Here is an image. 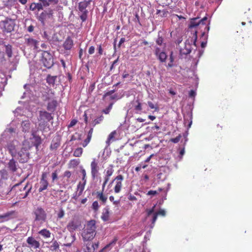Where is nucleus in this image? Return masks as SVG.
Here are the masks:
<instances>
[{
  "mask_svg": "<svg viewBox=\"0 0 252 252\" xmlns=\"http://www.w3.org/2000/svg\"><path fill=\"white\" fill-rule=\"evenodd\" d=\"M95 220H92L88 221L82 233L84 241H92L95 236Z\"/></svg>",
  "mask_w": 252,
  "mask_h": 252,
  "instance_id": "obj_1",
  "label": "nucleus"
},
{
  "mask_svg": "<svg viewBox=\"0 0 252 252\" xmlns=\"http://www.w3.org/2000/svg\"><path fill=\"white\" fill-rule=\"evenodd\" d=\"M32 137L25 139L23 142L22 148L24 149L29 150L33 146L38 150L39 146L41 144L42 140L40 136L35 134L34 132L32 133Z\"/></svg>",
  "mask_w": 252,
  "mask_h": 252,
  "instance_id": "obj_2",
  "label": "nucleus"
},
{
  "mask_svg": "<svg viewBox=\"0 0 252 252\" xmlns=\"http://www.w3.org/2000/svg\"><path fill=\"white\" fill-rule=\"evenodd\" d=\"M22 183L23 182H21L13 186L12 190H16L17 195L20 198L24 199L26 198L29 195V192H31L32 186L29 183H27L26 185H24Z\"/></svg>",
  "mask_w": 252,
  "mask_h": 252,
  "instance_id": "obj_3",
  "label": "nucleus"
},
{
  "mask_svg": "<svg viewBox=\"0 0 252 252\" xmlns=\"http://www.w3.org/2000/svg\"><path fill=\"white\" fill-rule=\"evenodd\" d=\"M53 119L51 113L46 111H40L38 118L39 127L41 130H45L48 125V122Z\"/></svg>",
  "mask_w": 252,
  "mask_h": 252,
  "instance_id": "obj_4",
  "label": "nucleus"
},
{
  "mask_svg": "<svg viewBox=\"0 0 252 252\" xmlns=\"http://www.w3.org/2000/svg\"><path fill=\"white\" fill-rule=\"evenodd\" d=\"M40 62L44 66L51 68L54 65L53 55L47 51H41Z\"/></svg>",
  "mask_w": 252,
  "mask_h": 252,
  "instance_id": "obj_5",
  "label": "nucleus"
},
{
  "mask_svg": "<svg viewBox=\"0 0 252 252\" xmlns=\"http://www.w3.org/2000/svg\"><path fill=\"white\" fill-rule=\"evenodd\" d=\"M207 19L208 18L206 16H205L201 20H199L198 17L192 18L190 19L189 28L191 29L198 27L200 28L204 27L205 30L206 29V31L208 32L210 28L208 24L207 23Z\"/></svg>",
  "mask_w": 252,
  "mask_h": 252,
  "instance_id": "obj_6",
  "label": "nucleus"
},
{
  "mask_svg": "<svg viewBox=\"0 0 252 252\" xmlns=\"http://www.w3.org/2000/svg\"><path fill=\"white\" fill-rule=\"evenodd\" d=\"M91 1L92 0H89L88 1L85 0L80 1L78 3V10L82 13L81 15L80 16V18L82 22H85L87 19L88 11L86 8L90 4Z\"/></svg>",
  "mask_w": 252,
  "mask_h": 252,
  "instance_id": "obj_7",
  "label": "nucleus"
},
{
  "mask_svg": "<svg viewBox=\"0 0 252 252\" xmlns=\"http://www.w3.org/2000/svg\"><path fill=\"white\" fill-rule=\"evenodd\" d=\"M32 214L34 216V221H40L41 223L45 222L47 219V214L44 210L41 207H38L35 209Z\"/></svg>",
  "mask_w": 252,
  "mask_h": 252,
  "instance_id": "obj_8",
  "label": "nucleus"
},
{
  "mask_svg": "<svg viewBox=\"0 0 252 252\" xmlns=\"http://www.w3.org/2000/svg\"><path fill=\"white\" fill-rule=\"evenodd\" d=\"M81 225V222L78 217H74L67 225V230L72 232L77 230Z\"/></svg>",
  "mask_w": 252,
  "mask_h": 252,
  "instance_id": "obj_9",
  "label": "nucleus"
},
{
  "mask_svg": "<svg viewBox=\"0 0 252 252\" xmlns=\"http://www.w3.org/2000/svg\"><path fill=\"white\" fill-rule=\"evenodd\" d=\"M124 179V177L122 175H117L112 181L110 184L114 183L115 184L114 187V190L115 193H119L122 188L123 184L122 182Z\"/></svg>",
  "mask_w": 252,
  "mask_h": 252,
  "instance_id": "obj_10",
  "label": "nucleus"
},
{
  "mask_svg": "<svg viewBox=\"0 0 252 252\" xmlns=\"http://www.w3.org/2000/svg\"><path fill=\"white\" fill-rule=\"evenodd\" d=\"M53 17V10L49 9L48 10L43 11L37 17V19L41 22L42 25H45V21L47 19H50Z\"/></svg>",
  "mask_w": 252,
  "mask_h": 252,
  "instance_id": "obj_11",
  "label": "nucleus"
},
{
  "mask_svg": "<svg viewBox=\"0 0 252 252\" xmlns=\"http://www.w3.org/2000/svg\"><path fill=\"white\" fill-rule=\"evenodd\" d=\"M47 175L48 174L47 172H44L42 173L38 189V191L39 192L47 189L49 185V183L47 180Z\"/></svg>",
  "mask_w": 252,
  "mask_h": 252,
  "instance_id": "obj_12",
  "label": "nucleus"
},
{
  "mask_svg": "<svg viewBox=\"0 0 252 252\" xmlns=\"http://www.w3.org/2000/svg\"><path fill=\"white\" fill-rule=\"evenodd\" d=\"M30 158V153L28 150L24 149L22 147L21 150L18 153L17 158L19 161L21 163H25L28 161Z\"/></svg>",
  "mask_w": 252,
  "mask_h": 252,
  "instance_id": "obj_13",
  "label": "nucleus"
},
{
  "mask_svg": "<svg viewBox=\"0 0 252 252\" xmlns=\"http://www.w3.org/2000/svg\"><path fill=\"white\" fill-rule=\"evenodd\" d=\"M54 92L50 89H47L45 91L41 92L40 97L43 101H47L52 99L54 96Z\"/></svg>",
  "mask_w": 252,
  "mask_h": 252,
  "instance_id": "obj_14",
  "label": "nucleus"
},
{
  "mask_svg": "<svg viewBox=\"0 0 252 252\" xmlns=\"http://www.w3.org/2000/svg\"><path fill=\"white\" fill-rule=\"evenodd\" d=\"M72 173L69 170H66L62 175L63 183L64 186H68L73 182L71 178Z\"/></svg>",
  "mask_w": 252,
  "mask_h": 252,
  "instance_id": "obj_15",
  "label": "nucleus"
},
{
  "mask_svg": "<svg viewBox=\"0 0 252 252\" xmlns=\"http://www.w3.org/2000/svg\"><path fill=\"white\" fill-rule=\"evenodd\" d=\"M28 244V247L33 249H37L40 248V245L39 241L36 240L35 238L32 236L28 237L26 240Z\"/></svg>",
  "mask_w": 252,
  "mask_h": 252,
  "instance_id": "obj_16",
  "label": "nucleus"
},
{
  "mask_svg": "<svg viewBox=\"0 0 252 252\" xmlns=\"http://www.w3.org/2000/svg\"><path fill=\"white\" fill-rule=\"evenodd\" d=\"M91 168L92 177L93 179H95L97 177L99 171L98 163L95 159H94L91 162Z\"/></svg>",
  "mask_w": 252,
  "mask_h": 252,
  "instance_id": "obj_17",
  "label": "nucleus"
},
{
  "mask_svg": "<svg viewBox=\"0 0 252 252\" xmlns=\"http://www.w3.org/2000/svg\"><path fill=\"white\" fill-rule=\"evenodd\" d=\"M25 43L30 47H32L34 49H38V44L39 41L32 38H25Z\"/></svg>",
  "mask_w": 252,
  "mask_h": 252,
  "instance_id": "obj_18",
  "label": "nucleus"
},
{
  "mask_svg": "<svg viewBox=\"0 0 252 252\" xmlns=\"http://www.w3.org/2000/svg\"><path fill=\"white\" fill-rule=\"evenodd\" d=\"M61 145V138L57 136L54 137L51 142L50 146V149L51 151H56Z\"/></svg>",
  "mask_w": 252,
  "mask_h": 252,
  "instance_id": "obj_19",
  "label": "nucleus"
},
{
  "mask_svg": "<svg viewBox=\"0 0 252 252\" xmlns=\"http://www.w3.org/2000/svg\"><path fill=\"white\" fill-rule=\"evenodd\" d=\"M118 240V239L117 237H114L112 241L101 249L99 252H106V251H110L116 245Z\"/></svg>",
  "mask_w": 252,
  "mask_h": 252,
  "instance_id": "obj_20",
  "label": "nucleus"
},
{
  "mask_svg": "<svg viewBox=\"0 0 252 252\" xmlns=\"http://www.w3.org/2000/svg\"><path fill=\"white\" fill-rule=\"evenodd\" d=\"M103 192V191H97L94 193L93 194H95L96 198L101 201L103 204H105L107 200V196L104 194Z\"/></svg>",
  "mask_w": 252,
  "mask_h": 252,
  "instance_id": "obj_21",
  "label": "nucleus"
},
{
  "mask_svg": "<svg viewBox=\"0 0 252 252\" xmlns=\"http://www.w3.org/2000/svg\"><path fill=\"white\" fill-rule=\"evenodd\" d=\"M191 51L190 44L185 43L184 47L180 49V55L181 57H182L183 55H187L190 54Z\"/></svg>",
  "mask_w": 252,
  "mask_h": 252,
  "instance_id": "obj_22",
  "label": "nucleus"
},
{
  "mask_svg": "<svg viewBox=\"0 0 252 252\" xmlns=\"http://www.w3.org/2000/svg\"><path fill=\"white\" fill-rule=\"evenodd\" d=\"M57 101L55 99H52L51 101H49L47 105V109L48 111L51 112H54L57 106Z\"/></svg>",
  "mask_w": 252,
  "mask_h": 252,
  "instance_id": "obj_23",
  "label": "nucleus"
},
{
  "mask_svg": "<svg viewBox=\"0 0 252 252\" xmlns=\"http://www.w3.org/2000/svg\"><path fill=\"white\" fill-rule=\"evenodd\" d=\"M73 44V40L70 37H67L63 44V47L66 50H70Z\"/></svg>",
  "mask_w": 252,
  "mask_h": 252,
  "instance_id": "obj_24",
  "label": "nucleus"
},
{
  "mask_svg": "<svg viewBox=\"0 0 252 252\" xmlns=\"http://www.w3.org/2000/svg\"><path fill=\"white\" fill-rule=\"evenodd\" d=\"M76 239L74 235H68L65 237L64 240L65 243L64 245L66 247H70Z\"/></svg>",
  "mask_w": 252,
  "mask_h": 252,
  "instance_id": "obj_25",
  "label": "nucleus"
},
{
  "mask_svg": "<svg viewBox=\"0 0 252 252\" xmlns=\"http://www.w3.org/2000/svg\"><path fill=\"white\" fill-rule=\"evenodd\" d=\"M93 132L94 128L93 127L91 128L87 133V138L84 140L83 143H82V146L83 147H86L90 143L92 137Z\"/></svg>",
  "mask_w": 252,
  "mask_h": 252,
  "instance_id": "obj_26",
  "label": "nucleus"
},
{
  "mask_svg": "<svg viewBox=\"0 0 252 252\" xmlns=\"http://www.w3.org/2000/svg\"><path fill=\"white\" fill-rule=\"evenodd\" d=\"M117 134V132L116 130H114L111 132L108 135L107 140L106 141V143L107 146H108L110 145L111 143L116 141V138L115 137Z\"/></svg>",
  "mask_w": 252,
  "mask_h": 252,
  "instance_id": "obj_27",
  "label": "nucleus"
},
{
  "mask_svg": "<svg viewBox=\"0 0 252 252\" xmlns=\"http://www.w3.org/2000/svg\"><path fill=\"white\" fill-rule=\"evenodd\" d=\"M8 168L9 170L11 171L12 172H16L17 168V165L16 161L13 159H11L9 160L8 163Z\"/></svg>",
  "mask_w": 252,
  "mask_h": 252,
  "instance_id": "obj_28",
  "label": "nucleus"
},
{
  "mask_svg": "<svg viewBox=\"0 0 252 252\" xmlns=\"http://www.w3.org/2000/svg\"><path fill=\"white\" fill-rule=\"evenodd\" d=\"M40 2H34V5H35L36 10L38 11L42 10L44 8L47 7V6L46 4V1L44 0H38Z\"/></svg>",
  "mask_w": 252,
  "mask_h": 252,
  "instance_id": "obj_29",
  "label": "nucleus"
},
{
  "mask_svg": "<svg viewBox=\"0 0 252 252\" xmlns=\"http://www.w3.org/2000/svg\"><path fill=\"white\" fill-rule=\"evenodd\" d=\"M22 131L24 132L30 131L31 128V123L29 120L24 121L21 124Z\"/></svg>",
  "mask_w": 252,
  "mask_h": 252,
  "instance_id": "obj_30",
  "label": "nucleus"
},
{
  "mask_svg": "<svg viewBox=\"0 0 252 252\" xmlns=\"http://www.w3.org/2000/svg\"><path fill=\"white\" fill-rule=\"evenodd\" d=\"M113 165L110 164L105 170V175L104 178L109 180L110 177L113 175Z\"/></svg>",
  "mask_w": 252,
  "mask_h": 252,
  "instance_id": "obj_31",
  "label": "nucleus"
},
{
  "mask_svg": "<svg viewBox=\"0 0 252 252\" xmlns=\"http://www.w3.org/2000/svg\"><path fill=\"white\" fill-rule=\"evenodd\" d=\"M133 104L134 106V109L137 113L141 111V110H142V103L140 102V100L139 99H137L135 101H133Z\"/></svg>",
  "mask_w": 252,
  "mask_h": 252,
  "instance_id": "obj_32",
  "label": "nucleus"
},
{
  "mask_svg": "<svg viewBox=\"0 0 252 252\" xmlns=\"http://www.w3.org/2000/svg\"><path fill=\"white\" fill-rule=\"evenodd\" d=\"M109 214L110 212L109 209L107 208H105L103 210V212L101 216V219L105 221L108 220L109 219Z\"/></svg>",
  "mask_w": 252,
  "mask_h": 252,
  "instance_id": "obj_33",
  "label": "nucleus"
},
{
  "mask_svg": "<svg viewBox=\"0 0 252 252\" xmlns=\"http://www.w3.org/2000/svg\"><path fill=\"white\" fill-rule=\"evenodd\" d=\"M38 233L44 238H48L51 236L50 231L47 229H43L38 232Z\"/></svg>",
  "mask_w": 252,
  "mask_h": 252,
  "instance_id": "obj_34",
  "label": "nucleus"
},
{
  "mask_svg": "<svg viewBox=\"0 0 252 252\" xmlns=\"http://www.w3.org/2000/svg\"><path fill=\"white\" fill-rule=\"evenodd\" d=\"M4 28L7 32H11L14 30V25L12 22H4Z\"/></svg>",
  "mask_w": 252,
  "mask_h": 252,
  "instance_id": "obj_35",
  "label": "nucleus"
},
{
  "mask_svg": "<svg viewBox=\"0 0 252 252\" xmlns=\"http://www.w3.org/2000/svg\"><path fill=\"white\" fill-rule=\"evenodd\" d=\"M57 79V76H51L48 75L46 78V82L49 85H54Z\"/></svg>",
  "mask_w": 252,
  "mask_h": 252,
  "instance_id": "obj_36",
  "label": "nucleus"
},
{
  "mask_svg": "<svg viewBox=\"0 0 252 252\" xmlns=\"http://www.w3.org/2000/svg\"><path fill=\"white\" fill-rule=\"evenodd\" d=\"M86 181H83V183L79 182L77 185V189L78 190V196L81 195L84 189Z\"/></svg>",
  "mask_w": 252,
  "mask_h": 252,
  "instance_id": "obj_37",
  "label": "nucleus"
},
{
  "mask_svg": "<svg viewBox=\"0 0 252 252\" xmlns=\"http://www.w3.org/2000/svg\"><path fill=\"white\" fill-rule=\"evenodd\" d=\"M158 59L160 61L161 63H164L166 62V60L167 59V56L165 52H161L159 54V55L157 57Z\"/></svg>",
  "mask_w": 252,
  "mask_h": 252,
  "instance_id": "obj_38",
  "label": "nucleus"
},
{
  "mask_svg": "<svg viewBox=\"0 0 252 252\" xmlns=\"http://www.w3.org/2000/svg\"><path fill=\"white\" fill-rule=\"evenodd\" d=\"M15 213V211H10L6 213L0 215V219H4L5 220H7L9 219V218L14 215Z\"/></svg>",
  "mask_w": 252,
  "mask_h": 252,
  "instance_id": "obj_39",
  "label": "nucleus"
},
{
  "mask_svg": "<svg viewBox=\"0 0 252 252\" xmlns=\"http://www.w3.org/2000/svg\"><path fill=\"white\" fill-rule=\"evenodd\" d=\"M169 63L166 65V67L167 69L169 68H171L174 66L173 62L174 61V58L173 55V52H171L169 56Z\"/></svg>",
  "mask_w": 252,
  "mask_h": 252,
  "instance_id": "obj_40",
  "label": "nucleus"
},
{
  "mask_svg": "<svg viewBox=\"0 0 252 252\" xmlns=\"http://www.w3.org/2000/svg\"><path fill=\"white\" fill-rule=\"evenodd\" d=\"M0 178L1 180H6L8 178V173L7 171L3 169L0 170Z\"/></svg>",
  "mask_w": 252,
  "mask_h": 252,
  "instance_id": "obj_41",
  "label": "nucleus"
},
{
  "mask_svg": "<svg viewBox=\"0 0 252 252\" xmlns=\"http://www.w3.org/2000/svg\"><path fill=\"white\" fill-rule=\"evenodd\" d=\"M83 153V149L82 148H77L73 152V156L75 157H80Z\"/></svg>",
  "mask_w": 252,
  "mask_h": 252,
  "instance_id": "obj_42",
  "label": "nucleus"
},
{
  "mask_svg": "<svg viewBox=\"0 0 252 252\" xmlns=\"http://www.w3.org/2000/svg\"><path fill=\"white\" fill-rule=\"evenodd\" d=\"M5 52L9 58L12 57V50L11 45L8 44L5 46Z\"/></svg>",
  "mask_w": 252,
  "mask_h": 252,
  "instance_id": "obj_43",
  "label": "nucleus"
},
{
  "mask_svg": "<svg viewBox=\"0 0 252 252\" xmlns=\"http://www.w3.org/2000/svg\"><path fill=\"white\" fill-rule=\"evenodd\" d=\"M59 248V244L57 241L52 242V245L50 246V250L52 251H55Z\"/></svg>",
  "mask_w": 252,
  "mask_h": 252,
  "instance_id": "obj_44",
  "label": "nucleus"
},
{
  "mask_svg": "<svg viewBox=\"0 0 252 252\" xmlns=\"http://www.w3.org/2000/svg\"><path fill=\"white\" fill-rule=\"evenodd\" d=\"M46 1V4L47 7L50 5H55L58 3L59 0H44Z\"/></svg>",
  "mask_w": 252,
  "mask_h": 252,
  "instance_id": "obj_45",
  "label": "nucleus"
},
{
  "mask_svg": "<svg viewBox=\"0 0 252 252\" xmlns=\"http://www.w3.org/2000/svg\"><path fill=\"white\" fill-rule=\"evenodd\" d=\"M79 163V161L78 159H72L69 161V166L70 167H74L77 166Z\"/></svg>",
  "mask_w": 252,
  "mask_h": 252,
  "instance_id": "obj_46",
  "label": "nucleus"
},
{
  "mask_svg": "<svg viewBox=\"0 0 252 252\" xmlns=\"http://www.w3.org/2000/svg\"><path fill=\"white\" fill-rule=\"evenodd\" d=\"M103 120V116L102 115H101L97 118L94 119L93 121V123H92L93 126H95L96 125L99 124Z\"/></svg>",
  "mask_w": 252,
  "mask_h": 252,
  "instance_id": "obj_47",
  "label": "nucleus"
},
{
  "mask_svg": "<svg viewBox=\"0 0 252 252\" xmlns=\"http://www.w3.org/2000/svg\"><path fill=\"white\" fill-rule=\"evenodd\" d=\"M91 243H88L86 244V248L85 249V252H94V248L93 246H91Z\"/></svg>",
  "mask_w": 252,
  "mask_h": 252,
  "instance_id": "obj_48",
  "label": "nucleus"
},
{
  "mask_svg": "<svg viewBox=\"0 0 252 252\" xmlns=\"http://www.w3.org/2000/svg\"><path fill=\"white\" fill-rule=\"evenodd\" d=\"M52 182L54 183L55 181L58 179L57 170L54 171L51 174Z\"/></svg>",
  "mask_w": 252,
  "mask_h": 252,
  "instance_id": "obj_49",
  "label": "nucleus"
},
{
  "mask_svg": "<svg viewBox=\"0 0 252 252\" xmlns=\"http://www.w3.org/2000/svg\"><path fill=\"white\" fill-rule=\"evenodd\" d=\"M113 105V103H111L107 108H106L105 109H103L102 110V112L105 114H109L110 110L112 108Z\"/></svg>",
  "mask_w": 252,
  "mask_h": 252,
  "instance_id": "obj_50",
  "label": "nucleus"
},
{
  "mask_svg": "<svg viewBox=\"0 0 252 252\" xmlns=\"http://www.w3.org/2000/svg\"><path fill=\"white\" fill-rule=\"evenodd\" d=\"M109 200H110V201L112 202L113 204H114L115 205H118L120 203V201L119 200H115V198L113 196L111 195L109 197Z\"/></svg>",
  "mask_w": 252,
  "mask_h": 252,
  "instance_id": "obj_51",
  "label": "nucleus"
},
{
  "mask_svg": "<svg viewBox=\"0 0 252 252\" xmlns=\"http://www.w3.org/2000/svg\"><path fill=\"white\" fill-rule=\"evenodd\" d=\"M98 203L97 201H94L92 204V208L95 211H96L98 210L99 208Z\"/></svg>",
  "mask_w": 252,
  "mask_h": 252,
  "instance_id": "obj_52",
  "label": "nucleus"
},
{
  "mask_svg": "<svg viewBox=\"0 0 252 252\" xmlns=\"http://www.w3.org/2000/svg\"><path fill=\"white\" fill-rule=\"evenodd\" d=\"M156 206V205H155L151 209H147L146 210V212L147 213V216H150L152 214H153L154 212Z\"/></svg>",
  "mask_w": 252,
  "mask_h": 252,
  "instance_id": "obj_53",
  "label": "nucleus"
},
{
  "mask_svg": "<svg viewBox=\"0 0 252 252\" xmlns=\"http://www.w3.org/2000/svg\"><path fill=\"white\" fill-rule=\"evenodd\" d=\"M77 122H78V121L76 119L72 120L71 121L70 124L68 126V128H69L70 127H73L77 124Z\"/></svg>",
  "mask_w": 252,
  "mask_h": 252,
  "instance_id": "obj_54",
  "label": "nucleus"
},
{
  "mask_svg": "<svg viewBox=\"0 0 252 252\" xmlns=\"http://www.w3.org/2000/svg\"><path fill=\"white\" fill-rule=\"evenodd\" d=\"M115 91V90H111V91H109L106 92L103 95V98H105L108 96H110L111 95H113V94L114 93Z\"/></svg>",
  "mask_w": 252,
  "mask_h": 252,
  "instance_id": "obj_55",
  "label": "nucleus"
},
{
  "mask_svg": "<svg viewBox=\"0 0 252 252\" xmlns=\"http://www.w3.org/2000/svg\"><path fill=\"white\" fill-rule=\"evenodd\" d=\"M181 137V135H179L175 138L171 139L170 141L174 143H177L180 141Z\"/></svg>",
  "mask_w": 252,
  "mask_h": 252,
  "instance_id": "obj_56",
  "label": "nucleus"
},
{
  "mask_svg": "<svg viewBox=\"0 0 252 252\" xmlns=\"http://www.w3.org/2000/svg\"><path fill=\"white\" fill-rule=\"evenodd\" d=\"M64 216V212L63 209L60 210L59 213L58 214V218L59 219H62Z\"/></svg>",
  "mask_w": 252,
  "mask_h": 252,
  "instance_id": "obj_57",
  "label": "nucleus"
},
{
  "mask_svg": "<svg viewBox=\"0 0 252 252\" xmlns=\"http://www.w3.org/2000/svg\"><path fill=\"white\" fill-rule=\"evenodd\" d=\"M109 180L104 178V181H103V184L102 185V189H101V191H104L105 188V186H106L107 183H108V182L109 181Z\"/></svg>",
  "mask_w": 252,
  "mask_h": 252,
  "instance_id": "obj_58",
  "label": "nucleus"
},
{
  "mask_svg": "<svg viewBox=\"0 0 252 252\" xmlns=\"http://www.w3.org/2000/svg\"><path fill=\"white\" fill-rule=\"evenodd\" d=\"M158 193V192L157 191V190H149L147 193V195H157Z\"/></svg>",
  "mask_w": 252,
  "mask_h": 252,
  "instance_id": "obj_59",
  "label": "nucleus"
},
{
  "mask_svg": "<svg viewBox=\"0 0 252 252\" xmlns=\"http://www.w3.org/2000/svg\"><path fill=\"white\" fill-rule=\"evenodd\" d=\"M158 214L156 213H155L154 214H153V218H152V224L154 225L157 220V218H158Z\"/></svg>",
  "mask_w": 252,
  "mask_h": 252,
  "instance_id": "obj_60",
  "label": "nucleus"
},
{
  "mask_svg": "<svg viewBox=\"0 0 252 252\" xmlns=\"http://www.w3.org/2000/svg\"><path fill=\"white\" fill-rule=\"evenodd\" d=\"M163 42V38L161 36H158L157 39L156 40V43L158 45H161Z\"/></svg>",
  "mask_w": 252,
  "mask_h": 252,
  "instance_id": "obj_61",
  "label": "nucleus"
},
{
  "mask_svg": "<svg viewBox=\"0 0 252 252\" xmlns=\"http://www.w3.org/2000/svg\"><path fill=\"white\" fill-rule=\"evenodd\" d=\"M95 47L94 46H91L89 47L88 53L89 54L92 55L94 53Z\"/></svg>",
  "mask_w": 252,
  "mask_h": 252,
  "instance_id": "obj_62",
  "label": "nucleus"
},
{
  "mask_svg": "<svg viewBox=\"0 0 252 252\" xmlns=\"http://www.w3.org/2000/svg\"><path fill=\"white\" fill-rule=\"evenodd\" d=\"M148 105L151 109H155L156 110L158 109V107H155L154 104L151 101H148Z\"/></svg>",
  "mask_w": 252,
  "mask_h": 252,
  "instance_id": "obj_63",
  "label": "nucleus"
},
{
  "mask_svg": "<svg viewBox=\"0 0 252 252\" xmlns=\"http://www.w3.org/2000/svg\"><path fill=\"white\" fill-rule=\"evenodd\" d=\"M156 213L158 214V215H161L163 217H164L166 215L165 211L164 210L162 209L157 212Z\"/></svg>",
  "mask_w": 252,
  "mask_h": 252,
  "instance_id": "obj_64",
  "label": "nucleus"
}]
</instances>
